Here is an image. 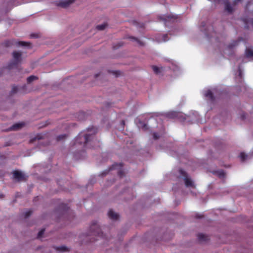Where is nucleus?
Returning a JSON list of instances; mask_svg holds the SVG:
<instances>
[{
  "mask_svg": "<svg viewBox=\"0 0 253 253\" xmlns=\"http://www.w3.org/2000/svg\"><path fill=\"white\" fill-rule=\"evenodd\" d=\"M75 0H64L57 2V5L63 8L68 7L70 4L74 3Z\"/></svg>",
  "mask_w": 253,
  "mask_h": 253,
  "instance_id": "1",
  "label": "nucleus"
},
{
  "mask_svg": "<svg viewBox=\"0 0 253 253\" xmlns=\"http://www.w3.org/2000/svg\"><path fill=\"white\" fill-rule=\"evenodd\" d=\"M13 173L14 178L18 180H21L25 178L24 174L21 171L15 170L13 171Z\"/></svg>",
  "mask_w": 253,
  "mask_h": 253,
  "instance_id": "2",
  "label": "nucleus"
},
{
  "mask_svg": "<svg viewBox=\"0 0 253 253\" xmlns=\"http://www.w3.org/2000/svg\"><path fill=\"white\" fill-rule=\"evenodd\" d=\"M246 55L248 57H253V47H250L246 49Z\"/></svg>",
  "mask_w": 253,
  "mask_h": 253,
  "instance_id": "3",
  "label": "nucleus"
},
{
  "mask_svg": "<svg viewBox=\"0 0 253 253\" xmlns=\"http://www.w3.org/2000/svg\"><path fill=\"white\" fill-rule=\"evenodd\" d=\"M24 126L23 123L16 124L12 126L11 129L16 130L21 128Z\"/></svg>",
  "mask_w": 253,
  "mask_h": 253,
  "instance_id": "4",
  "label": "nucleus"
},
{
  "mask_svg": "<svg viewBox=\"0 0 253 253\" xmlns=\"http://www.w3.org/2000/svg\"><path fill=\"white\" fill-rule=\"evenodd\" d=\"M108 214L110 218L113 219H116L118 217V214L114 212L113 211H110L108 213Z\"/></svg>",
  "mask_w": 253,
  "mask_h": 253,
  "instance_id": "5",
  "label": "nucleus"
},
{
  "mask_svg": "<svg viewBox=\"0 0 253 253\" xmlns=\"http://www.w3.org/2000/svg\"><path fill=\"white\" fill-rule=\"evenodd\" d=\"M37 79H38V77H37L35 76H30V77L28 78L27 82H28V83H30L32 81H33L34 80H37Z\"/></svg>",
  "mask_w": 253,
  "mask_h": 253,
  "instance_id": "6",
  "label": "nucleus"
},
{
  "mask_svg": "<svg viewBox=\"0 0 253 253\" xmlns=\"http://www.w3.org/2000/svg\"><path fill=\"white\" fill-rule=\"evenodd\" d=\"M184 181H185V184L186 186H193L192 181L190 179H189L188 178H185Z\"/></svg>",
  "mask_w": 253,
  "mask_h": 253,
  "instance_id": "7",
  "label": "nucleus"
},
{
  "mask_svg": "<svg viewBox=\"0 0 253 253\" xmlns=\"http://www.w3.org/2000/svg\"><path fill=\"white\" fill-rule=\"evenodd\" d=\"M21 54V53L18 52H14L13 53V56L14 58L16 59H18L20 56Z\"/></svg>",
  "mask_w": 253,
  "mask_h": 253,
  "instance_id": "8",
  "label": "nucleus"
},
{
  "mask_svg": "<svg viewBox=\"0 0 253 253\" xmlns=\"http://www.w3.org/2000/svg\"><path fill=\"white\" fill-rule=\"evenodd\" d=\"M107 26V24H104L100 25H98L96 28L99 30H103Z\"/></svg>",
  "mask_w": 253,
  "mask_h": 253,
  "instance_id": "9",
  "label": "nucleus"
},
{
  "mask_svg": "<svg viewBox=\"0 0 253 253\" xmlns=\"http://www.w3.org/2000/svg\"><path fill=\"white\" fill-rule=\"evenodd\" d=\"M66 135L65 134H64V135H59L58 136H57V141H60L61 140V139H65L66 138Z\"/></svg>",
  "mask_w": 253,
  "mask_h": 253,
  "instance_id": "10",
  "label": "nucleus"
},
{
  "mask_svg": "<svg viewBox=\"0 0 253 253\" xmlns=\"http://www.w3.org/2000/svg\"><path fill=\"white\" fill-rule=\"evenodd\" d=\"M246 157H247V156L245 154L241 153L240 154V158L242 161H244L246 159Z\"/></svg>",
  "mask_w": 253,
  "mask_h": 253,
  "instance_id": "11",
  "label": "nucleus"
},
{
  "mask_svg": "<svg viewBox=\"0 0 253 253\" xmlns=\"http://www.w3.org/2000/svg\"><path fill=\"white\" fill-rule=\"evenodd\" d=\"M44 229H42V230H41L39 232V234H38V237H41L42 236V234L44 233Z\"/></svg>",
  "mask_w": 253,
  "mask_h": 253,
  "instance_id": "12",
  "label": "nucleus"
},
{
  "mask_svg": "<svg viewBox=\"0 0 253 253\" xmlns=\"http://www.w3.org/2000/svg\"><path fill=\"white\" fill-rule=\"evenodd\" d=\"M153 69L154 70V71L156 73H159V68L156 67V66H153Z\"/></svg>",
  "mask_w": 253,
  "mask_h": 253,
  "instance_id": "13",
  "label": "nucleus"
},
{
  "mask_svg": "<svg viewBox=\"0 0 253 253\" xmlns=\"http://www.w3.org/2000/svg\"><path fill=\"white\" fill-rule=\"evenodd\" d=\"M19 44L21 45H29L30 43H27V42H19Z\"/></svg>",
  "mask_w": 253,
  "mask_h": 253,
  "instance_id": "14",
  "label": "nucleus"
},
{
  "mask_svg": "<svg viewBox=\"0 0 253 253\" xmlns=\"http://www.w3.org/2000/svg\"><path fill=\"white\" fill-rule=\"evenodd\" d=\"M30 36L32 38H38V35L37 34H31Z\"/></svg>",
  "mask_w": 253,
  "mask_h": 253,
  "instance_id": "15",
  "label": "nucleus"
},
{
  "mask_svg": "<svg viewBox=\"0 0 253 253\" xmlns=\"http://www.w3.org/2000/svg\"><path fill=\"white\" fill-rule=\"evenodd\" d=\"M206 96H209L210 97H212V94L211 91H208L207 93L206 94Z\"/></svg>",
  "mask_w": 253,
  "mask_h": 253,
  "instance_id": "16",
  "label": "nucleus"
},
{
  "mask_svg": "<svg viewBox=\"0 0 253 253\" xmlns=\"http://www.w3.org/2000/svg\"><path fill=\"white\" fill-rule=\"evenodd\" d=\"M137 42H138V44H139L140 45H144V43H143L142 42H140V41H138V40H137Z\"/></svg>",
  "mask_w": 253,
  "mask_h": 253,
  "instance_id": "17",
  "label": "nucleus"
},
{
  "mask_svg": "<svg viewBox=\"0 0 253 253\" xmlns=\"http://www.w3.org/2000/svg\"><path fill=\"white\" fill-rule=\"evenodd\" d=\"M199 237L200 239H203L204 236L203 235H199Z\"/></svg>",
  "mask_w": 253,
  "mask_h": 253,
  "instance_id": "18",
  "label": "nucleus"
},
{
  "mask_svg": "<svg viewBox=\"0 0 253 253\" xmlns=\"http://www.w3.org/2000/svg\"><path fill=\"white\" fill-rule=\"evenodd\" d=\"M5 44H6L7 46H9L10 44V43L8 42H5Z\"/></svg>",
  "mask_w": 253,
  "mask_h": 253,
  "instance_id": "19",
  "label": "nucleus"
},
{
  "mask_svg": "<svg viewBox=\"0 0 253 253\" xmlns=\"http://www.w3.org/2000/svg\"><path fill=\"white\" fill-rule=\"evenodd\" d=\"M62 251H65V247H62Z\"/></svg>",
  "mask_w": 253,
  "mask_h": 253,
  "instance_id": "20",
  "label": "nucleus"
}]
</instances>
